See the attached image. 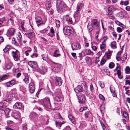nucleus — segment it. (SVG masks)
Masks as SVG:
<instances>
[{
	"label": "nucleus",
	"mask_w": 130,
	"mask_h": 130,
	"mask_svg": "<svg viewBox=\"0 0 130 130\" xmlns=\"http://www.w3.org/2000/svg\"><path fill=\"white\" fill-rule=\"evenodd\" d=\"M56 7L57 11L60 13L65 10L66 5L64 2L58 0L57 2Z\"/></svg>",
	"instance_id": "obj_1"
},
{
	"label": "nucleus",
	"mask_w": 130,
	"mask_h": 130,
	"mask_svg": "<svg viewBox=\"0 0 130 130\" xmlns=\"http://www.w3.org/2000/svg\"><path fill=\"white\" fill-rule=\"evenodd\" d=\"M17 93L16 89L14 88L11 91L10 94L8 96V97H6L4 100V102L5 103L6 101L8 102L11 101L13 97L16 96Z\"/></svg>",
	"instance_id": "obj_2"
},
{
	"label": "nucleus",
	"mask_w": 130,
	"mask_h": 130,
	"mask_svg": "<svg viewBox=\"0 0 130 130\" xmlns=\"http://www.w3.org/2000/svg\"><path fill=\"white\" fill-rule=\"evenodd\" d=\"M43 105L47 110L51 108V106L50 103V99L48 98H45L42 100Z\"/></svg>",
	"instance_id": "obj_3"
},
{
	"label": "nucleus",
	"mask_w": 130,
	"mask_h": 130,
	"mask_svg": "<svg viewBox=\"0 0 130 130\" xmlns=\"http://www.w3.org/2000/svg\"><path fill=\"white\" fill-rule=\"evenodd\" d=\"M64 34L67 35H70L74 33V30L73 28L70 26H66L63 28Z\"/></svg>",
	"instance_id": "obj_4"
},
{
	"label": "nucleus",
	"mask_w": 130,
	"mask_h": 130,
	"mask_svg": "<svg viewBox=\"0 0 130 130\" xmlns=\"http://www.w3.org/2000/svg\"><path fill=\"white\" fill-rule=\"evenodd\" d=\"M19 52L17 50L15 49L12 51L11 54L14 60L17 61L20 60V56L19 55Z\"/></svg>",
	"instance_id": "obj_5"
},
{
	"label": "nucleus",
	"mask_w": 130,
	"mask_h": 130,
	"mask_svg": "<svg viewBox=\"0 0 130 130\" xmlns=\"http://www.w3.org/2000/svg\"><path fill=\"white\" fill-rule=\"evenodd\" d=\"M79 102L81 103H84L86 102V99L85 96L84 94L82 93H79L77 94H76Z\"/></svg>",
	"instance_id": "obj_6"
},
{
	"label": "nucleus",
	"mask_w": 130,
	"mask_h": 130,
	"mask_svg": "<svg viewBox=\"0 0 130 130\" xmlns=\"http://www.w3.org/2000/svg\"><path fill=\"white\" fill-rule=\"evenodd\" d=\"M80 112L82 111L85 114V116L86 118L88 117L89 114L90 112L87 109V107L85 106H84L81 107L79 109Z\"/></svg>",
	"instance_id": "obj_7"
},
{
	"label": "nucleus",
	"mask_w": 130,
	"mask_h": 130,
	"mask_svg": "<svg viewBox=\"0 0 130 130\" xmlns=\"http://www.w3.org/2000/svg\"><path fill=\"white\" fill-rule=\"evenodd\" d=\"M63 19L65 20L68 24L70 25L73 24V21L72 18L68 14H67L63 16Z\"/></svg>",
	"instance_id": "obj_8"
},
{
	"label": "nucleus",
	"mask_w": 130,
	"mask_h": 130,
	"mask_svg": "<svg viewBox=\"0 0 130 130\" xmlns=\"http://www.w3.org/2000/svg\"><path fill=\"white\" fill-rule=\"evenodd\" d=\"M25 35L28 37L31 41V39L35 37V34L32 30H29L25 34Z\"/></svg>",
	"instance_id": "obj_9"
},
{
	"label": "nucleus",
	"mask_w": 130,
	"mask_h": 130,
	"mask_svg": "<svg viewBox=\"0 0 130 130\" xmlns=\"http://www.w3.org/2000/svg\"><path fill=\"white\" fill-rule=\"evenodd\" d=\"M71 47L73 50H80L81 48L80 44L78 43L72 44Z\"/></svg>",
	"instance_id": "obj_10"
},
{
	"label": "nucleus",
	"mask_w": 130,
	"mask_h": 130,
	"mask_svg": "<svg viewBox=\"0 0 130 130\" xmlns=\"http://www.w3.org/2000/svg\"><path fill=\"white\" fill-rule=\"evenodd\" d=\"M91 24L94 28H98L100 26L99 23L95 19H94L91 21Z\"/></svg>",
	"instance_id": "obj_11"
},
{
	"label": "nucleus",
	"mask_w": 130,
	"mask_h": 130,
	"mask_svg": "<svg viewBox=\"0 0 130 130\" xmlns=\"http://www.w3.org/2000/svg\"><path fill=\"white\" fill-rule=\"evenodd\" d=\"M15 33V29L13 28H9L7 30V35L8 36H13Z\"/></svg>",
	"instance_id": "obj_12"
},
{
	"label": "nucleus",
	"mask_w": 130,
	"mask_h": 130,
	"mask_svg": "<svg viewBox=\"0 0 130 130\" xmlns=\"http://www.w3.org/2000/svg\"><path fill=\"white\" fill-rule=\"evenodd\" d=\"M29 116L31 120L34 121L37 120L38 118L37 114L36 113L34 112H31Z\"/></svg>",
	"instance_id": "obj_13"
},
{
	"label": "nucleus",
	"mask_w": 130,
	"mask_h": 130,
	"mask_svg": "<svg viewBox=\"0 0 130 130\" xmlns=\"http://www.w3.org/2000/svg\"><path fill=\"white\" fill-rule=\"evenodd\" d=\"M55 84L56 86H61L62 85V81L61 78L60 77L56 76L54 78Z\"/></svg>",
	"instance_id": "obj_14"
},
{
	"label": "nucleus",
	"mask_w": 130,
	"mask_h": 130,
	"mask_svg": "<svg viewBox=\"0 0 130 130\" xmlns=\"http://www.w3.org/2000/svg\"><path fill=\"white\" fill-rule=\"evenodd\" d=\"M15 84V81L14 80H12L10 81L5 83V86L7 87L12 86Z\"/></svg>",
	"instance_id": "obj_15"
},
{
	"label": "nucleus",
	"mask_w": 130,
	"mask_h": 130,
	"mask_svg": "<svg viewBox=\"0 0 130 130\" xmlns=\"http://www.w3.org/2000/svg\"><path fill=\"white\" fill-rule=\"evenodd\" d=\"M121 69L120 67L119 66H117L116 68L114 70V72L117 71V74L118 75V77L120 79H121L123 78V76H121V72L120 70Z\"/></svg>",
	"instance_id": "obj_16"
},
{
	"label": "nucleus",
	"mask_w": 130,
	"mask_h": 130,
	"mask_svg": "<svg viewBox=\"0 0 130 130\" xmlns=\"http://www.w3.org/2000/svg\"><path fill=\"white\" fill-rule=\"evenodd\" d=\"M29 87L30 93H33L35 90V86L33 83H30L29 85Z\"/></svg>",
	"instance_id": "obj_17"
},
{
	"label": "nucleus",
	"mask_w": 130,
	"mask_h": 130,
	"mask_svg": "<svg viewBox=\"0 0 130 130\" xmlns=\"http://www.w3.org/2000/svg\"><path fill=\"white\" fill-rule=\"evenodd\" d=\"M36 22L38 26L43 25V23L41 18L39 17H36Z\"/></svg>",
	"instance_id": "obj_18"
},
{
	"label": "nucleus",
	"mask_w": 130,
	"mask_h": 130,
	"mask_svg": "<svg viewBox=\"0 0 130 130\" xmlns=\"http://www.w3.org/2000/svg\"><path fill=\"white\" fill-rule=\"evenodd\" d=\"M28 64L32 68H36L38 66L37 63L35 61H29Z\"/></svg>",
	"instance_id": "obj_19"
},
{
	"label": "nucleus",
	"mask_w": 130,
	"mask_h": 130,
	"mask_svg": "<svg viewBox=\"0 0 130 130\" xmlns=\"http://www.w3.org/2000/svg\"><path fill=\"white\" fill-rule=\"evenodd\" d=\"M74 91L76 93L78 94L80 93L79 92H82L83 91V89L82 86L79 85L74 89Z\"/></svg>",
	"instance_id": "obj_20"
},
{
	"label": "nucleus",
	"mask_w": 130,
	"mask_h": 130,
	"mask_svg": "<svg viewBox=\"0 0 130 130\" xmlns=\"http://www.w3.org/2000/svg\"><path fill=\"white\" fill-rule=\"evenodd\" d=\"M83 6V5L82 3H79L78 4L77 6L76 11V13L78 14L79 13Z\"/></svg>",
	"instance_id": "obj_21"
},
{
	"label": "nucleus",
	"mask_w": 130,
	"mask_h": 130,
	"mask_svg": "<svg viewBox=\"0 0 130 130\" xmlns=\"http://www.w3.org/2000/svg\"><path fill=\"white\" fill-rule=\"evenodd\" d=\"M5 99V98L3 99V103H0V110H4V109L6 107V105L4 103L7 104L9 102H6V103H5L4 102V100Z\"/></svg>",
	"instance_id": "obj_22"
},
{
	"label": "nucleus",
	"mask_w": 130,
	"mask_h": 130,
	"mask_svg": "<svg viewBox=\"0 0 130 130\" xmlns=\"http://www.w3.org/2000/svg\"><path fill=\"white\" fill-rule=\"evenodd\" d=\"M68 118L71 122L74 124L76 123V119H75L71 115H69L68 116Z\"/></svg>",
	"instance_id": "obj_23"
},
{
	"label": "nucleus",
	"mask_w": 130,
	"mask_h": 130,
	"mask_svg": "<svg viewBox=\"0 0 130 130\" xmlns=\"http://www.w3.org/2000/svg\"><path fill=\"white\" fill-rule=\"evenodd\" d=\"M13 107L15 108L20 109L22 107V105L21 103L20 102H17L14 104Z\"/></svg>",
	"instance_id": "obj_24"
},
{
	"label": "nucleus",
	"mask_w": 130,
	"mask_h": 130,
	"mask_svg": "<svg viewBox=\"0 0 130 130\" xmlns=\"http://www.w3.org/2000/svg\"><path fill=\"white\" fill-rule=\"evenodd\" d=\"M13 65V64L12 62H9L6 64L5 68L4 69L6 70L10 69Z\"/></svg>",
	"instance_id": "obj_25"
},
{
	"label": "nucleus",
	"mask_w": 130,
	"mask_h": 130,
	"mask_svg": "<svg viewBox=\"0 0 130 130\" xmlns=\"http://www.w3.org/2000/svg\"><path fill=\"white\" fill-rule=\"evenodd\" d=\"M64 98L62 97L56 96L54 98V99L55 101L57 102H62Z\"/></svg>",
	"instance_id": "obj_26"
},
{
	"label": "nucleus",
	"mask_w": 130,
	"mask_h": 130,
	"mask_svg": "<svg viewBox=\"0 0 130 130\" xmlns=\"http://www.w3.org/2000/svg\"><path fill=\"white\" fill-rule=\"evenodd\" d=\"M12 43L14 45L17 46H20L22 44V43L17 42L14 37L12 40Z\"/></svg>",
	"instance_id": "obj_27"
},
{
	"label": "nucleus",
	"mask_w": 130,
	"mask_h": 130,
	"mask_svg": "<svg viewBox=\"0 0 130 130\" xmlns=\"http://www.w3.org/2000/svg\"><path fill=\"white\" fill-rule=\"evenodd\" d=\"M83 52L85 54L87 55H93V52L89 49H84Z\"/></svg>",
	"instance_id": "obj_28"
},
{
	"label": "nucleus",
	"mask_w": 130,
	"mask_h": 130,
	"mask_svg": "<svg viewBox=\"0 0 130 130\" xmlns=\"http://www.w3.org/2000/svg\"><path fill=\"white\" fill-rule=\"evenodd\" d=\"M22 35L21 33L19 32L18 33L17 37V40L19 42L21 43L22 41Z\"/></svg>",
	"instance_id": "obj_29"
},
{
	"label": "nucleus",
	"mask_w": 130,
	"mask_h": 130,
	"mask_svg": "<svg viewBox=\"0 0 130 130\" xmlns=\"http://www.w3.org/2000/svg\"><path fill=\"white\" fill-rule=\"evenodd\" d=\"M40 71L41 74H44L47 72V69L44 67H41L40 69Z\"/></svg>",
	"instance_id": "obj_30"
},
{
	"label": "nucleus",
	"mask_w": 130,
	"mask_h": 130,
	"mask_svg": "<svg viewBox=\"0 0 130 130\" xmlns=\"http://www.w3.org/2000/svg\"><path fill=\"white\" fill-rule=\"evenodd\" d=\"M60 53L59 51L58 50H55L53 53V56L57 57H59L60 56Z\"/></svg>",
	"instance_id": "obj_31"
},
{
	"label": "nucleus",
	"mask_w": 130,
	"mask_h": 130,
	"mask_svg": "<svg viewBox=\"0 0 130 130\" xmlns=\"http://www.w3.org/2000/svg\"><path fill=\"white\" fill-rule=\"evenodd\" d=\"M13 116L16 119H19L20 118V114L18 112H15L14 113Z\"/></svg>",
	"instance_id": "obj_32"
},
{
	"label": "nucleus",
	"mask_w": 130,
	"mask_h": 130,
	"mask_svg": "<svg viewBox=\"0 0 130 130\" xmlns=\"http://www.w3.org/2000/svg\"><path fill=\"white\" fill-rule=\"evenodd\" d=\"M108 15L109 17V18L112 19H114V17L112 10H108Z\"/></svg>",
	"instance_id": "obj_33"
},
{
	"label": "nucleus",
	"mask_w": 130,
	"mask_h": 130,
	"mask_svg": "<svg viewBox=\"0 0 130 130\" xmlns=\"http://www.w3.org/2000/svg\"><path fill=\"white\" fill-rule=\"evenodd\" d=\"M75 21V22H77L79 20L80 18V14L79 13L77 14L75 12L74 15Z\"/></svg>",
	"instance_id": "obj_34"
},
{
	"label": "nucleus",
	"mask_w": 130,
	"mask_h": 130,
	"mask_svg": "<svg viewBox=\"0 0 130 130\" xmlns=\"http://www.w3.org/2000/svg\"><path fill=\"white\" fill-rule=\"evenodd\" d=\"M9 77L8 75H4L0 76V82L7 79Z\"/></svg>",
	"instance_id": "obj_35"
},
{
	"label": "nucleus",
	"mask_w": 130,
	"mask_h": 130,
	"mask_svg": "<svg viewBox=\"0 0 130 130\" xmlns=\"http://www.w3.org/2000/svg\"><path fill=\"white\" fill-rule=\"evenodd\" d=\"M116 43L115 41H113L111 43V47L113 49H115L117 48Z\"/></svg>",
	"instance_id": "obj_36"
},
{
	"label": "nucleus",
	"mask_w": 130,
	"mask_h": 130,
	"mask_svg": "<svg viewBox=\"0 0 130 130\" xmlns=\"http://www.w3.org/2000/svg\"><path fill=\"white\" fill-rule=\"evenodd\" d=\"M6 21L5 18L4 17L0 19V26H4V23H5Z\"/></svg>",
	"instance_id": "obj_37"
},
{
	"label": "nucleus",
	"mask_w": 130,
	"mask_h": 130,
	"mask_svg": "<svg viewBox=\"0 0 130 130\" xmlns=\"http://www.w3.org/2000/svg\"><path fill=\"white\" fill-rule=\"evenodd\" d=\"M23 81L26 84H28L29 82V76L28 75L25 76V78L23 79Z\"/></svg>",
	"instance_id": "obj_38"
},
{
	"label": "nucleus",
	"mask_w": 130,
	"mask_h": 130,
	"mask_svg": "<svg viewBox=\"0 0 130 130\" xmlns=\"http://www.w3.org/2000/svg\"><path fill=\"white\" fill-rule=\"evenodd\" d=\"M108 39V37L106 36H105L102 38L100 39V41L102 43H104Z\"/></svg>",
	"instance_id": "obj_39"
},
{
	"label": "nucleus",
	"mask_w": 130,
	"mask_h": 130,
	"mask_svg": "<svg viewBox=\"0 0 130 130\" xmlns=\"http://www.w3.org/2000/svg\"><path fill=\"white\" fill-rule=\"evenodd\" d=\"M54 66L55 67L54 68H55L56 67L57 68V70L55 71L57 72L59 70L60 64H59L56 63L54 62Z\"/></svg>",
	"instance_id": "obj_40"
},
{
	"label": "nucleus",
	"mask_w": 130,
	"mask_h": 130,
	"mask_svg": "<svg viewBox=\"0 0 130 130\" xmlns=\"http://www.w3.org/2000/svg\"><path fill=\"white\" fill-rule=\"evenodd\" d=\"M122 116L124 117V118L127 119H128L129 117L128 116V114L126 111H124L123 113Z\"/></svg>",
	"instance_id": "obj_41"
},
{
	"label": "nucleus",
	"mask_w": 130,
	"mask_h": 130,
	"mask_svg": "<svg viewBox=\"0 0 130 130\" xmlns=\"http://www.w3.org/2000/svg\"><path fill=\"white\" fill-rule=\"evenodd\" d=\"M94 28L91 24H89V23H88L87 25V28L89 31H91Z\"/></svg>",
	"instance_id": "obj_42"
},
{
	"label": "nucleus",
	"mask_w": 130,
	"mask_h": 130,
	"mask_svg": "<svg viewBox=\"0 0 130 130\" xmlns=\"http://www.w3.org/2000/svg\"><path fill=\"white\" fill-rule=\"evenodd\" d=\"M10 47V46L9 45H7L5 48L3 49V51L5 52H6L9 50Z\"/></svg>",
	"instance_id": "obj_43"
},
{
	"label": "nucleus",
	"mask_w": 130,
	"mask_h": 130,
	"mask_svg": "<svg viewBox=\"0 0 130 130\" xmlns=\"http://www.w3.org/2000/svg\"><path fill=\"white\" fill-rule=\"evenodd\" d=\"M112 53V52L110 51H108L106 52V56L107 59H110L111 57V54Z\"/></svg>",
	"instance_id": "obj_44"
},
{
	"label": "nucleus",
	"mask_w": 130,
	"mask_h": 130,
	"mask_svg": "<svg viewBox=\"0 0 130 130\" xmlns=\"http://www.w3.org/2000/svg\"><path fill=\"white\" fill-rule=\"evenodd\" d=\"M55 92L57 95H60L61 94V90L59 89H56V90Z\"/></svg>",
	"instance_id": "obj_45"
},
{
	"label": "nucleus",
	"mask_w": 130,
	"mask_h": 130,
	"mask_svg": "<svg viewBox=\"0 0 130 130\" xmlns=\"http://www.w3.org/2000/svg\"><path fill=\"white\" fill-rule=\"evenodd\" d=\"M123 88H125V90L126 91V94L128 95H129V93H130V91L128 89L129 88L128 87H126L124 86L123 87Z\"/></svg>",
	"instance_id": "obj_46"
},
{
	"label": "nucleus",
	"mask_w": 130,
	"mask_h": 130,
	"mask_svg": "<svg viewBox=\"0 0 130 130\" xmlns=\"http://www.w3.org/2000/svg\"><path fill=\"white\" fill-rule=\"evenodd\" d=\"M126 73L129 74L130 73V68L129 66H127L125 69Z\"/></svg>",
	"instance_id": "obj_47"
},
{
	"label": "nucleus",
	"mask_w": 130,
	"mask_h": 130,
	"mask_svg": "<svg viewBox=\"0 0 130 130\" xmlns=\"http://www.w3.org/2000/svg\"><path fill=\"white\" fill-rule=\"evenodd\" d=\"M116 23L118 25L122 27L123 28H124L123 27V26H124V25L122 23L119 22L118 21H116Z\"/></svg>",
	"instance_id": "obj_48"
},
{
	"label": "nucleus",
	"mask_w": 130,
	"mask_h": 130,
	"mask_svg": "<svg viewBox=\"0 0 130 130\" xmlns=\"http://www.w3.org/2000/svg\"><path fill=\"white\" fill-rule=\"evenodd\" d=\"M11 110V109H10L8 108H5L3 110L4 111V112L6 114H8L9 113L10 111Z\"/></svg>",
	"instance_id": "obj_49"
},
{
	"label": "nucleus",
	"mask_w": 130,
	"mask_h": 130,
	"mask_svg": "<svg viewBox=\"0 0 130 130\" xmlns=\"http://www.w3.org/2000/svg\"><path fill=\"white\" fill-rule=\"evenodd\" d=\"M124 16V13L122 12H120L119 13L118 17L120 18H123Z\"/></svg>",
	"instance_id": "obj_50"
},
{
	"label": "nucleus",
	"mask_w": 130,
	"mask_h": 130,
	"mask_svg": "<svg viewBox=\"0 0 130 130\" xmlns=\"http://www.w3.org/2000/svg\"><path fill=\"white\" fill-rule=\"evenodd\" d=\"M55 124L56 126H58L59 127H61L62 125L61 122H57L56 121H55Z\"/></svg>",
	"instance_id": "obj_51"
},
{
	"label": "nucleus",
	"mask_w": 130,
	"mask_h": 130,
	"mask_svg": "<svg viewBox=\"0 0 130 130\" xmlns=\"http://www.w3.org/2000/svg\"><path fill=\"white\" fill-rule=\"evenodd\" d=\"M31 50H29L26 51L25 52V53L26 56H28L30 54H31Z\"/></svg>",
	"instance_id": "obj_52"
},
{
	"label": "nucleus",
	"mask_w": 130,
	"mask_h": 130,
	"mask_svg": "<svg viewBox=\"0 0 130 130\" xmlns=\"http://www.w3.org/2000/svg\"><path fill=\"white\" fill-rule=\"evenodd\" d=\"M115 7L112 5H110L108 7V10H114L115 9Z\"/></svg>",
	"instance_id": "obj_53"
},
{
	"label": "nucleus",
	"mask_w": 130,
	"mask_h": 130,
	"mask_svg": "<svg viewBox=\"0 0 130 130\" xmlns=\"http://www.w3.org/2000/svg\"><path fill=\"white\" fill-rule=\"evenodd\" d=\"M115 66L114 63L112 62H111L109 64V67L110 69L113 68Z\"/></svg>",
	"instance_id": "obj_54"
},
{
	"label": "nucleus",
	"mask_w": 130,
	"mask_h": 130,
	"mask_svg": "<svg viewBox=\"0 0 130 130\" xmlns=\"http://www.w3.org/2000/svg\"><path fill=\"white\" fill-rule=\"evenodd\" d=\"M45 6L47 9L48 10L50 9V7H51V4H46Z\"/></svg>",
	"instance_id": "obj_55"
},
{
	"label": "nucleus",
	"mask_w": 130,
	"mask_h": 130,
	"mask_svg": "<svg viewBox=\"0 0 130 130\" xmlns=\"http://www.w3.org/2000/svg\"><path fill=\"white\" fill-rule=\"evenodd\" d=\"M56 23L57 27H59L60 25V22L58 20H57L56 21Z\"/></svg>",
	"instance_id": "obj_56"
},
{
	"label": "nucleus",
	"mask_w": 130,
	"mask_h": 130,
	"mask_svg": "<svg viewBox=\"0 0 130 130\" xmlns=\"http://www.w3.org/2000/svg\"><path fill=\"white\" fill-rule=\"evenodd\" d=\"M50 32L54 36L55 32L54 30V29L53 27H51V28L50 29Z\"/></svg>",
	"instance_id": "obj_57"
},
{
	"label": "nucleus",
	"mask_w": 130,
	"mask_h": 130,
	"mask_svg": "<svg viewBox=\"0 0 130 130\" xmlns=\"http://www.w3.org/2000/svg\"><path fill=\"white\" fill-rule=\"evenodd\" d=\"M27 127L26 124L23 125L22 130H27Z\"/></svg>",
	"instance_id": "obj_58"
},
{
	"label": "nucleus",
	"mask_w": 130,
	"mask_h": 130,
	"mask_svg": "<svg viewBox=\"0 0 130 130\" xmlns=\"http://www.w3.org/2000/svg\"><path fill=\"white\" fill-rule=\"evenodd\" d=\"M99 98L102 100L104 101L105 100V98L104 96L101 94H100L99 95Z\"/></svg>",
	"instance_id": "obj_59"
},
{
	"label": "nucleus",
	"mask_w": 130,
	"mask_h": 130,
	"mask_svg": "<svg viewBox=\"0 0 130 130\" xmlns=\"http://www.w3.org/2000/svg\"><path fill=\"white\" fill-rule=\"evenodd\" d=\"M106 47V45L105 44L102 43L100 45V48L101 49L104 48Z\"/></svg>",
	"instance_id": "obj_60"
},
{
	"label": "nucleus",
	"mask_w": 130,
	"mask_h": 130,
	"mask_svg": "<svg viewBox=\"0 0 130 130\" xmlns=\"http://www.w3.org/2000/svg\"><path fill=\"white\" fill-rule=\"evenodd\" d=\"M99 85L102 88H103L105 87V85L103 82H100Z\"/></svg>",
	"instance_id": "obj_61"
},
{
	"label": "nucleus",
	"mask_w": 130,
	"mask_h": 130,
	"mask_svg": "<svg viewBox=\"0 0 130 130\" xmlns=\"http://www.w3.org/2000/svg\"><path fill=\"white\" fill-rule=\"evenodd\" d=\"M71 54L72 56L75 59H77V57L76 56V54L75 53H71Z\"/></svg>",
	"instance_id": "obj_62"
},
{
	"label": "nucleus",
	"mask_w": 130,
	"mask_h": 130,
	"mask_svg": "<svg viewBox=\"0 0 130 130\" xmlns=\"http://www.w3.org/2000/svg\"><path fill=\"white\" fill-rule=\"evenodd\" d=\"M63 130H71V128L68 126H66Z\"/></svg>",
	"instance_id": "obj_63"
},
{
	"label": "nucleus",
	"mask_w": 130,
	"mask_h": 130,
	"mask_svg": "<svg viewBox=\"0 0 130 130\" xmlns=\"http://www.w3.org/2000/svg\"><path fill=\"white\" fill-rule=\"evenodd\" d=\"M117 31L119 32H121L122 31V30L121 28L120 27H117Z\"/></svg>",
	"instance_id": "obj_64"
}]
</instances>
